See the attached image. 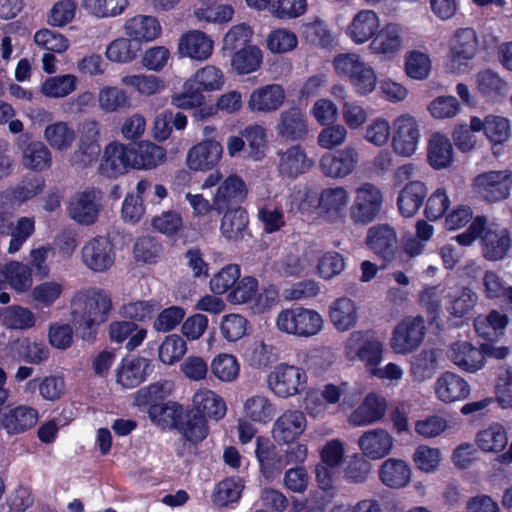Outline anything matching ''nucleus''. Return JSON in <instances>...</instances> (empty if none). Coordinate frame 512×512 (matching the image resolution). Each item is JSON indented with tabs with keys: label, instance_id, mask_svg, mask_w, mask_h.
Masks as SVG:
<instances>
[{
	"label": "nucleus",
	"instance_id": "obj_1",
	"mask_svg": "<svg viewBox=\"0 0 512 512\" xmlns=\"http://www.w3.org/2000/svg\"><path fill=\"white\" fill-rule=\"evenodd\" d=\"M111 310V296L102 289L80 290L71 300V315L74 323L88 330L106 322Z\"/></svg>",
	"mask_w": 512,
	"mask_h": 512
},
{
	"label": "nucleus",
	"instance_id": "obj_2",
	"mask_svg": "<svg viewBox=\"0 0 512 512\" xmlns=\"http://www.w3.org/2000/svg\"><path fill=\"white\" fill-rule=\"evenodd\" d=\"M335 73L347 78L359 96L373 93L378 84L375 69L357 53H340L332 60Z\"/></svg>",
	"mask_w": 512,
	"mask_h": 512
},
{
	"label": "nucleus",
	"instance_id": "obj_3",
	"mask_svg": "<svg viewBox=\"0 0 512 512\" xmlns=\"http://www.w3.org/2000/svg\"><path fill=\"white\" fill-rule=\"evenodd\" d=\"M478 51L479 39L476 31L472 28L457 29L449 40L445 70L454 75L470 72Z\"/></svg>",
	"mask_w": 512,
	"mask_h": 512
},
{
	"label": "nucleus",
	"instance_id": "obj_4",
	"mask_svg": "<svg viewBox=\"0 0 512 512\" xmlns=\"http://www.w3.org/2000/svg\"><path fill=\"white\" fill-rule=\"evenodd\" d=\"M275 324L282 333L309 338L318 335L323 330L324 319L314 309L296 306L281 310L276 316Z\"/></svg>",
	"mask_w": 512,
	"mask_h": 512
},
{
	"label": "nucleus",
	"instance_id": "obj_5",
	"mask_svg": "<svg viewBox=\"0 0 512 512\" xmlns=\"http://www.w3.org/2000/svg\"><path fill=\"white\" fill-rule=\"evenodd\" d=\"M306 371L297 365L278 363L267 375L268 389L280 399L301 394L307 386Z\"/></svg>",
	"mask_w": 512,
	"mask_h": 512
},
{
	"label": "nucleus",
	"instance_id": "obj_6",
	"mask_svg": "<svg viewBox=\"0 0 512 512\" xmlns=\"http://www.w3.org/2000/svg\"><path fill=\"white\" fill-rule=\"evenodd\" d=\"M255 454L262 474L265 478L271 479L285 466L304 462L307 458V447L304 444L296 443L289 446L283 455L276 456L272 455L268 442H263L258 438Z\"/></svg>",
	"mask_w": 512,
	"mask_h": 512
},
{
	"label": "nucleus",
	"instance_id": "obj_7",
	"mask_svg": "<svg viewBox=\"0 0 512 512\" xmlns=\"http://www.w3.org/2000/svg\"><path fill=\"white\" fill-rule=\"evenodd\" d=\"M383 198V192L378 186L370 182L360 184L354 191V199L349 208L350 218L357 224L371 223L382 209Z\"/></svg>",
	"mask_w": 512,
	"mask_h": 512
},
{
	"label": "nucleus",
	"instance_id": "obj_8",
	"mask_svg": "<svg viewBox=\"0 0 512 512\" xmlns=\"http://www.w3.org/2000/svg\"><path fill=\"white\" fill-rule=\"evenodd\" d=\"M425 332L426 327L423 317H405L393 329L389 343L390 347L396 354H410L421 345Z\"/></svg>",
	"mask_w": 512,
	"mask_h": 512
},
{
	"label": "nucleus",
	"instance_id": "obj_9",
	"mask_svg": "<svg viewBox=\"0 0 512 512\" xmlns=\"http://www.w3.org/2000/svg\"><path fill=\"white\" fill-rule=\"evenodd\" d=\"M345 353L351 361H362L372 374L382 361L383 343L376 338H369L362 331H355L345 342Z\"/></svg>",
	"mask_w": 512,
	"mask_h": 512
},
{
	"label": "nucleus",
	"instance_id": "obj_10",
	"mask_svg": "<svg viewBox=\"0 0 512 512\" xmlns=\"http://www.w3.org/2000/svg\"><path fill=\"white\" fill-rule=\"evenodd\" d=\"M392 147L402 157L412 156L418 149L420 128L416 118L404 113L397 116L392 124Z\"/></svg>",
	"mask_w": 512,
	"mask_h": 512
},
{
	"label": "nucleus",
	"instance_id": "obj_11",
	"mask_svg": "<svg viewBox=\"0 0 512 512\" xmlns=\"http://www.w3.org/2000/svg\"><path fill=\"white\" fill-rule=\"evenodd\" d=\"M102 193L96 188L76 192L69 200L68 215L79 225L96 223L101 209Z\"/></svg>",
	"mask_w": 512,
	"mask_h": 512
},
{
	"label": "nucleus",
	"instance_id": "obj_12",
	"mask_svg": "<svg viewBox=\"0 0 512 512\" xmlns=\"http://www.w3.org/2000/svg\"><path fill=\"white\" fill-rule=\"evenodd\" d=\"M360 154L356 147L346 146L325 153L320 159L321 172L332 179H343L351 175L359 165Z\"/></svg>",
	"mask_w": 512,
	"mask_h": 512
},
{
	"label": "nucleus",
	"instance_id": "obj_13",
	"mask_svg": "<svg viewBox=\"0 0 512 512\" xmlns=\"http://www.w3.org/2000/svg\"><path fill=\"white\" fill-rule=\"evenodd\" d=\"M16 147L23 168L35 172H43L52 166V152L46 143L40 140H29L26 136H20L16 140Z\"/></svg>",
	"mask_w": 512,
	"mask_h": 512
},
{
	"label": "nucleus",
	"instance_id": "obj_14",
	"mask_svg": "<svg viewBox=\"0 0 512 512\" xmlns=\"http://www.w3.org/2000/svg\"><path fill=\"white\" fill-rule=\"evenodd\" d=\"M81 259L88 269L94 272H104L114 264L113 245L108 238L96 236L83 245Z\"/></svg>",
	"mask_w": 512,
	"mask_h": 512
},
{
	"label": "nucleus",
	"instance_id": "obj_15",
	"mask_svg": "<svg viewBox=\"0 0 512 512\" xmlns=\"http://www.w3.org/2000/svg\"><path fill=\"white\" fill-rule=\"evenodd\" d=\"M4 196H0V203ZM33 218L21 217L14 225L13 214L0 206V234L11 236L8 252L14 254L20 250L26 240L34 233Z\"/></svg>",
	"mask_w": 512,
	"mask_h": 512
},
{
	"label": "nucleus",
	"instance_id": "obj_16",
	"mask_svg": "<svg viewBox=\"0 0 512 512\" xmlns=\"http://www.w3.org/2000/svg\"><path fill=\"white\" fill-rule=\"evenodd\" d=\"M39 419L38 411L27 405L6 406L0 409V429L17 435L33 428Z\"/></svg>",
	"mask_w": 512,
	"mask_h": 512
},
{
	"label": "nucleus",
	"instance_id": "obj_17",
	"mask_svg": "<svg viewBox=\"0 0 512 512\" xmlns=\"http://www.w3.org/2000/svg\"><path fill=\"white\" fill-rule=\"evenodd\" d=\"M446 355L456 367L467 373L480 371L486 363L484 350L465 340L451 343Z\"/></svg>",
	"mask_w": 512,
	"mask_h": 512
},
{
	"label": "nucleus",
	"instance_id": "obj_18",
	"mask_svg": "<svg viewBox=\"0 0 512 512\" xmlns=\"http://www.w3.org/2000/svg\"><path fill=\"white\" fill-rule=\"evenodd\" d=\"M349 203L350 193L346 187H327L318 195L317 213L329 221L342 220Z\"/></svg>",
	"mask_w": 512,
	"mask_h": 512
},
{
	"label": "nucleus",
	"instance_id": "obj_19",
	"mask_svg": "<svg viewBox=\"0 0 512 512\" xmlns=\"http://www.w3.org/2000/svg\"><path fill=\"white\" fill-rule=\"evenodd\" d=\"M214 41L201 30H189L183 33L177 45V52L183 58L206 61L213 54Z\"/></svg>",
	"mask_w": 512,
	"mask_h": 512
},
{
	"label": "nucleus",
	"instance_id": "obj_20",
	"mask_svg": "<svg viewBox=\"0 0 512 512\" xmlns=\"http://www.w3.org/2000/svg\"><path fill=\"white\" fill-rule=\"evenodd\" d=\"M275 129L277 135L285 140H305L309 134L307 116L301 108L289 107L279 114Z\"/></svg>",
	"mask_w": 512,
	"mask_h": 512
},
{
	"label": "nucleus",
	"instance_id": "obj_21",
	"mask_svg": "<svg viewBox=\"0 0 512 512\" xmlns=\"http://www.w3.org/2000/svg\"><path fill=\"white\" fill-rule=\"evenodd\" d=\"M222 154L223 146L219 141L206 139L188 150L186 164L194 171H208L220 162Z\"/></svg>",
	"mask_w": 512,
	"mask_h": 512
},
{
	"label": "nucleus",
	"instance_id": "obj_22",
	"mask_svg": "<svg viewBox=\"0 0 512 512\" xmlns=\"http://www.w3.org/2000/svg\"><path fill=\"white\" fill-rule=\"evenodd\" d=\"M472 131H483L487 139L494 145L493 154L499 155L500 151L495 148L509 140L511 136V122L508 118L500 115H487L484 119L473 116L470 119Z\"/></svg>",
	"mask_w": 512,
	"mask_h": 512
},
{
	"label": "nucleus",
	"instance_id": "obj_23",
	"mask_svg": "<svg viewBox=\"0 0 512 512\" xmlns=\"http://www.w3.org/2000/svg\"><path fill=\"white\" fill-rule=\"evenodd\" d=\"M481 242L483 256L489 261L502 260L511 246L508 230L496 223L487 224L486 220Z\"/></svg>",
	"mask_w": 512,
	"mask_h": 512
},
{
	"label": "nucleus",
	"instance_id": "obj_24",
	"mask_svg": "<svg viewBox=\"0 0 512 512\" xmlns=\"http://www.w3.org/2000/svg\"><path fill=\"white\" fill-rule=\"evenodd\" d=\"M480 193L492 202L502 201L509 197L512 189V171H490L476 178Z\"/></svg>",
	"mask_w": 512,
	"mask_h": 512
},
{
	"label": "nucleus",
	"instance_id": "obj_25",
	"mask_svg": "<svg viewBox=\"0 0 512 512\" xmlns=\"http://www.w3.org/2000/svg\"><path fill=\"white\" fill-rule=\"evenodd\" d=\"M393 436L383 428L370 429L358 438L357 444L367 460H380L388 456L394 447Z\"/></svg>",
	"mask_w": 512,
	"mask_h": 512
},
{
	"label": "nucleus",
	"instance_id": "obj_26",
	"mask_svg": "<svg viewBox=\"0 0 512 512\" xmlns=\"http://www.w3.org/2000/svg\"><path fill=\"white\" fill-rule=\"evenodd\" d=\"M470 392L469 383L460 375L450 371L442 373L434 384L436 398L446 404L465 400Z\"/></svg>",
	"mask_w": 512,
	"mask_h": 512
},
{
	"label": "nucleus",
	"instance_id": "obj_27",
	"mask_svg": "<svg viewBox=\"0 0 512 512\" xmlns=\"http://www.w3.org/2000/svg\"><path fill=\"white\" fill-rule=\"evenodd\" d=\"M132 168L131 148L120 142L108 144L100 163L101 174L107 177H117Z\"/></svg>",
	"mask_w": 512,
	"mask_h": 512
},
{
	"label": "nucleus",
	"instance_id": "obj_28",
	"mask_svg": "<svg viewBox=\"0 0 512 512\" xmlns=\"http://www.w3.org/2000/svg\"><path fill=\"white\" fill-rule=\"evenodd\" d=\"M247 193L244 180L236 174L229 175L220 183L213 195V200H215L217 206V214L242 203Z\"/></svg>",
	"mask_w": 512,
	"mask_h": 512
},
{
	"label": "nucleus",
	"instance_id": "obj_29",
	"mask_svg": "<svg viewBox=\"0 0 512 512\" xmlns=\"http://www.w3.org/2000/svg\"><path fill=\"white\" fill-rule=\"evenodd\" d=\"M387 400L375 392L368 393L351 413L349 421L354 426H368L381 421L386 415Z\"/></svg>",
	"mask_w": 512,
	"mask_h": 512
},
{
	"label": "nucleus",
	"instance_id": "obj_30",
	"mask_svg": "<svg viewBox=\"0 0 512 512\" xmlns=\"http://www.w3.org/2000/svg\"><path fill=\"white\" fill-rule=\"evenodd\" d=\"M123 29L135 44L142 42H152L160 37L162 27L158 19L150 15H135L128 18Z\"/></svg>",
	"mask_w": 512,
	"mask_h": 512
},
{
	"label": "nucleus",
	"instance_id": "obj_31",
	"mask_svg": "<svg viewBox=\"0 0 512 512\" xmlns=\"http://www.w3.org/2000/svg\"><path fill=\"white\" fill-rule=\"evenodd\" d=\"M403 46L402 28L395 23L386 24L372 39L369 49L372 54L381 55L387 59L399 53Z\"/></svg>",
	"mask_w": 512,
	"mask_h": 512
},
{
	"label": "nucleus",
	"instance_id": "obj_32",
	"mask_svg": "<svg viewBox=\"0 0 512 512\" xmlns=\"http://www.w3.org/2000/svg\"><path fill=\"white\" fill-rule=\"evenodd\" d=\"M306 428V419L302 412L286 410L274 422L272 434L277 442L289 444L298 438Z\"/></svg>",
	"mask_w": 512,
	"mask_h": 512
},
{
	"label": "nucleus",
	"instance_id": "obj_33",
	"mask_svg": "<svg viewBox=\"0 0 512 512\" xmlns=\"http://www.w3.org/2000/svg\"><path fill=\"white\" fill-rule=\"evenodd\" d=\"M369 248L385 260H390L397 249V234L388 224H378L369 228L366 238Z\"/></svg>",
	"mask_w": 512,
	"mask_h": 512
},
{
	"label": "nucleus",
	"instance_id": "obj_34",
	"mask_svg": "<svg viewBox=\"0 0 512 512\" xmlns=\"http://www.w3.org/2000/svg\"><path fill=\"white\" fill-rule=\"evenodd\" d=\"M284 100V89L278 84H268L252 91L247 106L252 112L270 113L278 110Z\"/></svg>",
	"mask_w": 512,
	"mask_h": 512
},
{
	"label": "nucleus",
	"instance_id": "obj_35",
	"mask_svg": "<svg viewBox=\"0 0 512 512\" xmlns=\"http://www.w3.org/2000/svg\"><path fill=\"white\" fill-rule=\"evenodd\" d=\"M132 169L151 170L166 161V150L150 141L130 145Z\"/></svg>",
	"mask_w": 512,
	"mask_h": 512
},
{
	"label": "nucleus",
	"instance_id": "obj_36",
	"mask_svg": "<svg viewBox=\"0 0 512 512\" xmlns=\"http://www.w3.org/2000/svg\"><path fill=\"white\" fill-rule=\"evenodd\" d=\"M329 320L337 331L345 332L357 324L358 306L349 297H339L329 306Z\"/></svg>",
	"mask_w": 512,
	"mask_h": 512
},
{
	"label": "nucleus",
	"instance_id": "obj_37",
	"mask_svg": "<svg viewBox=\"0 0 512 512\" xmlns=\"http://www.w3.org/2000/svg\"><path fill=\"white\" fill-rule=\"evenodd\" d=\"M380 20L372 10H361L352 18L346 28V34L356 44L370 40L378 31Z\"/></svg>",
	"mask_w": 512,
	"mask_h": 512
},
{
	"label": "nucleus",
	"instance_id": "obj_38",
	"mask_svg": "<svg viewBox=\"0 0 512 512\" xmlns=\"http://www.w3.org/2000/svg\"><path fill=\"white\" fill-rule=\"evenodd\" d=\"M378 476L381 483L386 487L400 489L410 482L411 468L402 459L389 458L380 465Z\"/></svg>",
	"mask_w": 512,
	"mask_h": 512
},
{
	"label": "nucleus",
	"instance_id": "obj_39",
	"mask_svg": "<svg viewBox=\"0 0 512 512\" xmlns=\"http://www.w3.org/2000/svg\"><path fill=\"white\" fill-rule=\"evenodd\" d=\"M43 138L46 145L59 152H65L72 148L76 141V131L66 121H54L43 130Z\"/></svg>",
	"mask_w": 512,
	"mask_h": 512
},
{
	"label": "nucleus",
	"instance_id": "obj_40",
	"mask_svg": "<svg viewBox=\"0 0 512 512\" xmlns=\"http://www.w3.org/2000/svg\"><path fill=\"white\" fill-rule=\"evenodd\" d=\"M446 309L450 315L462 318L468 315L478 302V295L472 289L464 286L449 288L446 294Z\"/></svg>",
	"mask_w": 512,
	"mask_h": 512
},
{
	"label": "nucleus",
	"instance_id": "obj_41",
	"mask_svg": "<svg viewBox=\"0 0 512 512\" xmlns=\"http://www.w3.org/2000/svg\"><path fill=\"white\" fill-rule=\"evenodd\" d=\"M194 413L203 415V418L222 419L226 414L224 400L210 389H199L193 396Z\"/></svg>",
	"mask_w": 512,
	"mask_h": 512
},
{
	"label": "nucleus",
	"instance_id": "obj_42",
	"mask_svg": "<svg viewBox=\"0 0 512 512\" xmlns=\"http://www.w3.org/2000/svg\"><path fill=\"white\" fill-rule=\"evenodd\" d=\"M146 329L139 327L130 321H114L109 325V338L112 342L126 343V349L129 351L137 348L146 338Z\"/></svg>",
	"mask_w": 512,
	"mask_h": 512
},
{
	"label": "nucleus",
	"instance_id": "obj_43",
	"mask_svg": "<svg viewBox=\"0 0 512 512\" xmlns=\"http://www.w3.org/2000/svg\"><path fill=\"white\" fill-rule=\"evenodd\" d=\"M475 443L484 452L500 453L508 444L507 430L502 424L493 422L476 434Z\"/></svg>",
	"mask_w": 512,
	"mask_h": 512
},
{
	"label": "nucleus",
	"instance_id": "obj_44",
	"mask_svg": "<svg viewBox=\"0 0 512 512\" xmlns=\"http://www.w3.org/2000/svg\"><path fill=\"white\" fill-rule=\"evenodd\" d=\"M193 15L198 22L224 24L232 20L234 8L228 4L215 5V0H198Z\"/></svg>",
	"mask_w": 512,
	"mask_h": 512
},
{
	"label": "nucleus",
	"instance_id": "obj_45",
	"mask_svg": "<svg viewBox=\"0 0 512 512\" xmlns=\"http://www.w3.org/2000/svg\"><path fill=\"white\" fill-rule=\"evenodd\" d=\"M427 195V188L420 181H411L400 191L397 204L404 217L414 216Z\"/></svg>",
	"mask_w": 512,
	"mask_h": 512
},
{
	"label": "nucleus",
	"instance_id": "obj_46",
	"mask_svg": "<svg viewBox=\"0 0 512 512\" xmlns=\"http://www.w3.org/2000/svg\"><path fill=\"white\" fill-rule=\"evenodd\" d=\"M313 162L308 159L304 149L299 146H291L280 155L279 171L282 175L296 177L305 173Z\"/></svg>",
	"mask_w": 512,
	"mask_h": 512
},
{
	"label": "nucleus",
	"instance_id": "obj_47",
	"mask_svg": "<svg viewBox=\"0 0 512 512\" xmlns=\"http://www.w3.org/2000/svg\"><path fill=\"white\" fill-rule=\"evenodd\" d=\"M221 219V235L229 241H240L248 226V215L242 208L224 210Z\"/></svg>",
	"mask_w": 512,
	"mask_h": 512
},
{
	"label": "nucleus",
	"instance_id": "obj_48",
	"mask_svg": "<svg viewBox=\"0 0 512 512\" xmlns=\"http://www.w3.org/2000/svg\"><path fill=\"white\" fill-rule=\"evenodd\" d=\"M65 380L62 376L49 375L29 380L25 385V391H39L42 399L56 402L65 394Z\"/></svg>",
	"mask_w": 512,
	"mask_h": 512
},
{
	"label": "nucleus",
	"instance_id": "obj_49",
	"mask_svg": "<svg viewBox=\"0 0 512 512\" xmlns=\"http://www.w3.org/2000/svg\"><path fill=\"white\" fill-rule=\"evenodd\" d=\"M123 86L134 89L140 96L151 97L165 90L166 85L160 77L151 74H127L120 78Z\"/></svg>",
	"mask_w": 512,
	"mask_h": 512
},
{
	"label": "nucleus",
	"instance_id": "obj_50",
	"mask_svg": "<svg viewBox=\"0 0 512 512\" xmlns=\"http://www.w3.org/2000/svg\"><path fill=\"white\" fill-rule=\"evenodd\" d=\"M188 80L199 90L200 94L203 92L219 91L225 85L223 71L219 67L210 64L196 70Z\"/></svg>",
	"mask_w": 512,
	"mask_h": 512
},
{
	"label": "nucleus",
	"instance_id": "obj_51",
	"mask_svg": "<svg viewBox=\"0 0 512 512\" xmlns=\"http://www.w3.org/2000/svg\"><path fill=\"white\" fill-rule=\"evenodd\" d=\"M439 353L435 349H425L413 357L410 374L414 381L424 382L431 379L438 369Z\"/></svg>",
	"mask_w": 512,
	"mask_h": 512
},
{
	"label": "nucleus",
	"instance_id": "obj_52",
	"mask_svg": "<svg viewBox=\"0 0 512 512\" xmlns=\"http://www.w3.org/2000/svg\"><path fill=\"white\" fill-rule=\"evenodd\" d=\"M77 83L78 79L73 74L51 76L42 82L40 92L47 98L60 99L72 94L77 89Z\"/></svg>",
	"mask_w": 512,
	"mask_h": 512
},
{
	"label": "nucleus",
	"instance_id": "obj_53",
	"mask_svg": "<svg viewBox=\"0 0 512 512\" xmlns=\"http://www.w3.org/2000/svg\"><path fill=\"white\" fill-rule=\"evenodd\" d=\"M428 160L433 168L441 169L451 164L453 148L450 140L442 134L435 133L428 144Z\"/></svg>",
	"mask_w": 512,
	"mask_h": 512
},
{
	"label": "nucleus",
	"instance_id": "obj_54",
	"mask_svg": "<svg viewBox=\"0 0 512 512\" xmlns=\"http://www.w3.org/2000/svg\"><path fill=\"white\" fill-rule=\"evenodd\" d=\"M508 322L509 318L505 313L492 310L486 316H478L474 321V327L479 336L491 339L502 335Z\"/></svg>",
	"mask_w": 512,
	"mask_h": 512
},
{
	"label": "nucleus",
	"instance_id": "obj_55",
	"mask_svg": "<svg viewBox=\"0 0 512 512\" xmlns=\"http://www.w3.org/2000/svg\"><path fill=\"white\" fill-rule=\"evenodd\" d=\"M5 279L18 293L29 291L33 285L31 268L19 261H10L5 264Z\"/></svg>",
	"mask_w": 512,
	"mask_h": 512
},
{
	"label": "nucleus",
	"instance_id": "obj_56",
	"mask_svg": "<svg viewBox=\"0 0 512 512\" xmlns=\"http://www.w3.org/2000/svg\"><path fill=\"white\" fill-rule=\"evenodd\" d=\"M0 319L7 328L19 330L32 328L36 322V317L30 309L18 305L2 309Z\"/></svg>",
	"mask_w": 512,
	"mask_h": 512
},
{
	"label": "nucleus",
	"instance_id": "obj_57",
	"mask_svg": "<svg viewBox=\"0 0 512 512\" xmlns=\"http://www.w3.org/2000/svg\"><path fill=\"white\" fill-rule=\"evenodd\" d=\"M64 292V285L60 281L49 280L36 285L31 290V299L40 308H50L58 301Z\"/></svg>",
	"mask_w": 512,
	"mask_h": 512
},
{
	"label": "nucleus",
	"instance_id": "obj_58",
	"mask_svg": "<svg viewBox=\"0 0 512 512\" xmlns=\"http://www.w3.org/2000/svg\"><path fill=\"white\" fill-rule=\"evenodd\" d=\"M244 488V481L240 477H231L219 482L212 494L215 505L226 506L237 502Z\"/></svg>",
	"mask_w": 512,
	"mask_h": 512
},
{
	"label": "nucleus",
	"instance_id": "obj_59",
	"mask_svg": "<svg viewBox=\"0 0 512 512\" xmlns=\"http://www.w3.org/2000/svg\"><path fill=\"white\" fill-rule=\"evenodd\" d=\"M245 143H247V157L259 161L265 155L267 147L266 130L261 125H250L241 131Z\"/></svg>",
	"mask_w": 512,
	"mask_h": 512
},
{
	"label": "nucleus",
	"instance_id": "obj_60",
	"mask_svg": "<svg viewBox=\"0 0 512 512\" xmlns=\"http://www.w3.org/2000/svg\"><path fill=\"white\" fill-rule=\"evenodd\" d=\"M262 62V52L256 46H247L234 53L231 66L238 74L256 71Z\"/></svg>",
	"mask_w": 512,
	"mask_h": 512
},
{
	"label": "nucleus",
	"instance_id": "obj_61",
	"mask_svg": "<svg viewBox=\"0 0 512 512\" xmlns=\"http://www.w3.org/2000/svg\"><path fill=\"white\" fill-rule=\"evenodd\" d=\"M213 375L221 382H233L238 378L240 365L232 354L216 355L210 364Z\"/></svg>",
	"mask_w": 512,
	"mask_h": 512
},
{
	"label": "nucleus",
	"instance_id": "obj_62",
	"mask_svg": "<svg viewBox=\"0 0 512 512\" xmlns=\"http://www.w3.org/2000/svg\"><path fill=\"white\" fill-rule=\"evenodd\" d=\"M372 465L362 455L353 456L342 470V479L353 485L366 483L371 475Z\"/></svg>",
	"mask_w": 512,
	"mask_h": 512
},
{
	"label": "nucleus",
	"instance_id": "obj_63",
	"mask_svg": "<svg viewBox=\"0 0 512 512\" xmlns=\"http://www.w3.org/2000/svg\"><path fill=\"white\" fill-rule=\"evenodd\" d=\"M478 91L489 98H496L506 93V82L493 70L485 69L476 75Z\"/></svg>",
	"mask_w": 512,
	"mask_h": 512
},
{
	"label": "nucleus",
	"instance_id": "obj_64",
	"mask_svg": "<svg viewBox=\"0 0 512 512\" xmlns=\"http://www.w3.org/2000/svg\"><path fill=\"white\" fill-rule=\"evenodd\" d=\"M432 68L431 59L428 54L419 50H412L405 55V73L414 80L426 79Z\"/></svg>",
	"mask_w": 512,
	"mask_h": 512
}]
</instances>
